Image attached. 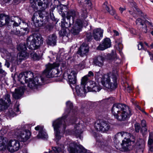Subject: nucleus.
I'll use <instances>...</instances> for the list:
<instances>
[{
	"label": "nucleus",
	"mask_w": 153,
	"mask_h": 153,
	"mask_svg": "<svg viewBox=\"0 0 153 153\" xmlns=\"http://www.w3.org/2000/svg\"><path fill=\"white\" fill-rule=\"evenodd\" d=\"M67 109L65 110L64 114L61 118H59L53 121L52 123V126L53 127L54 134L55 135V140L57 144V142L60 140L62 137L60 131H64L66 128L67 125H70L71 123L70 122H66L67 120L65 119L68 116V114L71 110L73 108V104L70 101L66 102Z\"/></svg>",
	"instance_id": "obj_1"
},
{
	"label": "nucleus",
	"mask_w": 153,
	"mask_h": 153,
	"mask_svg": "<svg viewBox=\"0 0 153 153\" xmlns=\"http://www.w3.org/2000/svg\"><path fill=\"white\" fill-rule=\"evenodd\" d=\"M18 50L20 51L17 56V60H16V57L13 54L10 53L8 51L4 48L0 50L1 54L3 58H4L6 61H8L13 63L19 64L22 60L26 59L28 56V54L26 52L27 48L25 43H21L17 46Z\"/></svg>",
	"instance_id": "obj_2"
},
{
	"label": "nucleus",
	"mask_w": 153,
	"mask_h": 153,
	"mask_svg": "<svg viewBox=\"0 0 153 153\" xmlns=\"http://www.w3.org/2000/svg\"><path fill=\"white\" fill-rule=\"evenodd\" d=\"M81 15L79 16V13L74 10H71L68 12L67 13L66 18L67 19H70L72 17V23H74V19L78 18L76 22L71 30L72 33L74 35L77 34L82 28V20L86 18L87 16V10L83 9L81 11Z\"/></svg>",
	"instance_id": "obj_3"
},
{
	"label": "nucleus",
	"mask_w": 153,
	"mask_h": 153,
	"mask_svg": "<svg viewBox=\"0 0 153 153\" xmlns=\"http://www.w3.org/2000/svg\"><path fill=\"white\" fill-rule=\"evenodd\" d=\"M111 111L115 117L120 121L126 120L131 114V110L129 107L122 104H114Z\"/></svg>",
	"instance_id": "obj_4"
},
{
	"label": "nucleus",
	"mask_w": 153,
	"mask_h": 153,
	"mask_svg": "<svg viewBox=\"0 0 153 153\" xmlns=\"http://www.w3.org/2000/svg\"><path fill=\"white\" fill-rule=\"evenodd\" d=\"M25 75L27 79V82H28V86L32 89L35 88L37 85H41L45 79L41 76H38L33 79V73L30 71L25 72Z\"/></svg>",
	"instance_id": "obj_5"
},
{
	"label": "nucleus",
	"mask_w": 153,
	"mask_h": 153,
	"mask_svg": "<svg viewBox=\"0 0 153 153\" xmlns=\"http://www.w3.org/2000/svg\"><path fill=\"white\" fill-rule=\"evenodd\" d=\"M42 37L40 35H31L27 40V46L31 49H35L39 48L43 43Z\"/></svg>",
	"instance_id": "obj_6"
},
{
	"label": "nucleus",
	"mask_w": 153,
	"mask_h": 153,
	"mask_svg": "<svg viewBox=\"0 0 153 153\" xmlns=\"http://www.w3.org/2000/svg\"><path fill=\"white\" fill-rule=\"evenodd\" d=\"M59 66V64L57 63L48 64L46 65V68L43 72V75L49 78L58 77L60 72L58 69Z\"/></svg>",
	"instance_id": "obj_7"
},
{
	"label": "nucleus",
	"mask_w": 153,
	"mask_h": 153,
	"mask_svg": "<svg viewBox=\"0 0 153 153\" xmlns=\"http://www.w3.org/2000/svg\"><path fill=\"white\" fill-rule=\"evenodd\" d=\"M101 82L104 86L108 89H114L117 87V78L114 75H112L111 76L109 74H105Z\"/></svg>",
	"instance_id": "obj_8"
},
{
	"label": "nucleus",
	"mask_w": 153,
	"mask_h": 153,
	"mask_svg": "<svg viewBox=\"0 0 153 153\" xmlns=\"http://www.w3.org/2000/svg\"><path fill=\"white\" fill-rule=\"evenodd\" d=\"M117 138L124 137L121 145L122 149L124 151H127L129 150L131 141L130 140V134L126 132H122L118 133L115 135Z\"/></svg>",
	"instance_id": "obj_9"
},
{
	"label": "nucleus",
	"mask_w": 153,
	"mask_h": 153,
	"mask_svg": "<svg viewBox=\"0 0 153 153\" xmlns=\"http://www.w3.org/2000/svg\"><path fill=\"white\" fill-rule=\"evenodd\" d=\"M76 75L75 71L68 69L64 73L63 77L69 82V84L74 85L76 82Z\"/></svg>",
	"instance_id": "obj_10"
},
{
	"label": "nucleus",
	"mask_w": 153,
	"mask_h": 153,
	"mask_svg": "<svg viewBox=\"0 0 153 153\" xmlns=\"http://www.w3.org/2000/svg\"><path fill=\"white\" fill-rule=\"evenodd\" d=\"M94 127L97 131L105 132L111 129V124L108 122L102 120L97 121L95 123Z\"/></svg>",
	"instance_id": "obj_11"
},
{
	"label": "nucleus",
	"mask_w": 153,
	"mask_h": 153,
	"mask_svg": "<svg viewBox=\"0 0 153 153\" xmlns=\"http://www.w3.org/2000/svg\"><path fill=\"white\" fill-rule=\"evenodd\" d=\"M11 104L10 95L8 94H6L0 99V111L6 109Z\"/></svg>",
	"instance_id": "obj_12"
},
{
	"label": "nucleus",
	"mask_w": 153,
	"mask_h": 153,
	"mask_svg": "<svg viewBox=\"0 0 153 153\" xmlns=\"http://www.w3.org/2000/svg\"><path fill=\"white\" fill-rule=\"evenodd\" d=\"M6 147L8 150L11 152L17 151L20 148L19 142L15 140H10L7 142Z\"/></svg>",
	"instance_id": "obj_13"
},
{
	"label": "nucleus",
	"mask_w": 153,
	"mask_h": 153,
	"mask_svg": "<svg viewBox=\"0 0 153 153\" xmlns=\"http://www.w3.org/2000/svg\"><path fill=\"white\" fill-rule=\"evenodd\" d=\"M18 139L22 142H25L30 137L31 134L30 131L28 130L20 131L18 130L15 133Z\"/></svg>",
	"instance_id": "obj_14"
},
{
	"label": "nucleus",
	"mask_w": 153,
	"mask_h": 153,
	"mask_svg": "<svg viewBox=\"0 0 153 153\" xmlns=\"http://www.w3.org/2000/svg\"><path fill=\"white\" fill-rule=\"evenodd\" d=\"M69 153H86L87 151L81 146H78L74 143H71L68 149Z\"/></svg>",
	"instance_id": "obj_15"
},
{
	"label": "nucleus",
	"mask_w": 153,
	"mask_h": 153,
	"mask_svg": "<svg viewBox=\"0 0 153 153\" xmlns=\"http://www.w3.org/2000/svg\"><path fill=\"white\" fill-rule=\"evenodd\" d=\"M89 48L88 44L83 43L81 45L77 51V53L82 57L86 56L89 52Z\"/></svg>",
	"instance_id": "obj_16"
},
{
	"label": "nucleus",
	"mask_w": 153,
	"mask_h": 153,
	"mask_svg": "<svg viewBox=\"0 0 153 153\" xmlns=\"http://www.w3.org/2000/svg\"><path fill=\"white\" fill-rule=\"evenodd\" d=\"M111 40L109 38H106L103 39L101 43L97 47V49L103 51L111 47Z\"/></svg>",
	"instance_id": "obj_17"
},
{
	"label": "nucleus",
	"mask_w": 153,
	"mask_h": 153,
	"mask_svg": "<svg viewBox=\"0 0 153 153\" xmlns=\"http://www.w3.org/2000/svg\"><path fill=\"white\" fill-rule=\"evenodd\" d=\"M87 89L89 91H99L101 88L97 84L93 81H90L88 84Z\"/></svg>",
	"instance_id": "obj_18"
},
{
	"label": "nucleus",
	"mask_w": 153,
	"mask_h": 153,
	"mask_svg": "<svg viewBox=\"0 0 153 153\" xmlns=\"http://www.w3.org/2000/svg\"><path fill=\"white\" fill-rule=\"evenodd\" d=\"M43 126L38 125L35 128V130L39 131L37 137L38 138H41L42 139H46L48 137V135L43 129Z\"/></svg>",
	"instance_id": "obj_19"
},
{
	"label": "nucleus",
	"mask_w": 153,
	"mask_h": 153,
	"mask_svg": "<svg viewBox=\"0 0 153 153\" xmlns=\"http://www.w3.org/2000/svg\"><path fill=\"white\" fill-rule=\"evenodd\" d=\"M103 30L100 28H96L94 30L92 36L96 40H99L102 37Z\"/></svg>",
	"instance_id": "obj_20"
},
{
	"label": "nucleus",
	"mask_w": 153,
	"mask_h": 153,
	"mask_svg": "<svg viewBox=\"0 0 153 153\" xmlns=\"http://www.w3.org/2000/svg\"><path fill=\"white\" fill-rule=\"evenodd\" d=\"M47 1V0H30V3L31 7L33 8H36L37 3L39 6H42L44 8Z\"/></svg>",
	"instance_id": "obj_21"
},
{
	"label": "nucleus",
	"mask_w": 153,
	"mask_h": 153,
	"mask_svg": "<svg viewBox=\"0 0 153 153\" xmlns=\"http://www.w3.org/2000/svg\"><path fill=\"white\" fill-rule=\"evenodd\" d=\"M76 93L78 96L84 97L85 96L86 91L84 86L76 85L75 87Z\"/></svg>",
	"instance_id": "obj_22"
},
{
	"label": "nucleus",
	"mask_w": 153,
	"mask_h": 153,
	"mask_svg": "<svg viewBox=\"0 0 153 153\" xmlns=\"http://www.w3.org/2000/svg\"><path fill=\"white\" fill-rule=\"evenodd\" d=\"M24 88L23 87H20L18 88L15 89V92H12V96L15 99L19 98L23 94Z\"/></svg>",
	"instance_id": "obj_23"
},
{
	"label": "nucleus",
	"mask_w": 153,
	"mask_h": 153,
	"mask_svg": "<svg viewBox=\"0 0 153 153\" xmlns=\"http://www.w3.org/2000/svg\"><path fill=\"white\" fill-rule=\"evenodd\" d=\"M105 58L102 56L95 57L94 59L93 63L96 66L102 67L103 65Z\"/></svg>",
	"instance_id": "obj_24"
},
{
	"label": "nucleus",
	"mask_w": 153,
	"mask_h": 153,
	"mask_svg": "<svg viewBox=\"0 0 153 153\" xmlns=\"http://www.w3.org/2000/svg\"><path fill=\"white\" fill-rule=\"evenodd\" d=\"M82 125L80 124H79L75 126L73 130V134L77 137H79L80 139H81L80 135L83 131L82 129Z\"/></svg>",
	"instance_id": "obj_25"
},
{
	"label": "nucleus",
	"mask_w": 153,
	"mask_h": 153,
	"mask_svg": "<svg viewBox=\"0 0 153 153\" xmlns=\"http://www.w3.org/2000/svg\"><path fill=\"white\" fill-rule=\"evenodd\" d=\"M10 18L8 15L3 14H0V27L8 25L10 21Z\"/></svg>",
	"instance_id": "obj_26"
},
{
	"label": "nucleus",
	"mask_w": 153,
	"mask_h": 153,
	"mask_svg": "<svg viewBox=\"0 0 153 153\" xmlns=\"http://www.w3.org/2000/svg\"><path fill=\"white\" fill-rule=\"evenodd\" d=\"M56 36L55 34L49 35L46 40L47 44L50 46H55L56 44Z\"/></svg>",
	"instance_id": "obj_27"
},
{
	"label": "nucleus",
	"mask_w": 153,
	"mask_h": 153,
	"mask_svg": "<svg viewBox=\"0 0 153 153\" xmlns=\"http://www.w3.org/2000/svg\"><path fill=\"white\" fill-rule=\"evenodd\" d=\"M21 19L18 17L14 16L13 18H11V22H13V26L15 27H18L20 24Z\"/></svg>",
	"instance_id": "obj_28"
},
{
	"label": "nucleus",
	"mask_w": 153,
	"mask_h": 153,
	"mask_svg": "<svg viewBox=\"0 0 153 153\" xmlns=\"http://www.w3.org/2000/svg\"><path fill=\"white\" fill-rule=\"evenodd\" d=\"M19 80L22 84L27 82V79L26 78L25 72L20 73L18 76Z\"/></svg>",
	"instance_id": "obj_29"
},
{
	"label": "nucleus",
	"mask_w": 153,
	"mask_h": 153,
	"mask_svg": "<svg viewBox=\"0 0 153 153\" xmlns=\"http://www.w3.org/2000/svg\"><path fill=\"white\" fill-rule=\"evenodd\" d=\"M30 56L34 60H39L42 57L43 53L39 54H38L36 53L33 52L30 54Z\"/></svg>",
	"instance_id": "obj_30"
},
{
	"label": "nucleus",
	"mask_w": 153,
	"mask_h": 153,
	"mask_svg": "<svg viewBox=\"0 0 153 153\" xmlns=\"http://www.w3.org/2000/svg\"><path fill=\"white\" fill-rule=\"evenodd\" d=\"M23 29L24 30H25V31L27 30V28L21 29V31L19 30H17L16 29L15 30H13L11 31V33L14 35H17L18 36H21L22 35H24L25 33L21 32L22 31V30Z\"/></svg>",
	"instance_id": "obj_31"
},
{
	"label": "nucleus",
	"mask_w": 153,
	"mask_h": 153,
	"mask_svg": "<svg viewBox=\"0 0 153 153\" xmlns=\"http://www.w3.org/2000/svg\"><path fill=\"white\" fill-rule=\"evenodd\" d=\"M99 147H100L102 150L107 151V149L108 148V145L106 143H104L103 142L97 141L96 143Z\"/></svg>",
	"instance_id": "obj_32"
},
{
	"label": "nucleus",
	"mask_w": 153,
	"mask_h": 153,
	"mask_svg": "<svg viewBox=\"0 0 153 153\" xmlns=\"http://www.w3.org/2000/svg\"><path fill=\"white\" fill-rule=\"evenodd\" d=\"M36 16H38V15L37 13H34L33 15L32 19V21H33V23L35 24V26L36 27H40L41 25L39 24H38L39 21V20L37 19Z\"/></svg>",
	"instance_id": "obj_33"
},
{
	"label": "nucleus",
	"mask_w": 153,
	"mask_h": 153,
	"mask_svg": "<svg viewBox=\"0 0 153 153\" xmlns=\"http://www.w3.org/2000/svg\"><path fill=\"white\" fill-rule=\"evenodd\" d=\"M52 151L49 152V153H52L53 152L55 153H62L63 152V150L60 148L56 147H53L52 148Z\"/></svg>",
	"instance_id": "obj_34"
},
{
	"label": "nucleus",
	"mask_w": 153,
	"mask_h": 153,
	"mask_svg": "<svg viewBox=\"0 0 153 153\" xmlns=\"http://www.w3.org/2000/svg\"><path fill=\"white\" fill-rule=\"evenodd\" d=\"M106 3H105L104 5V7L105 8L106 10L112 15H115V11L114 10L111 9V10H109V8L106 5Z\"/></svg>",
	"instance_id": "obj_35"
},
{
	"label": "nucleus",
	"mask_w": 153,
	"mask_h": 153,
	"mask_svg": "<svg viewBox=\"0 0 153 153\" xmlns=\"http://www.w3.org/2000/svg\"><path fill=\"white\" fill-rule=\"evenodd\" d=\"M6 142V140L4 137H0V147L3 146L2 148L4 147V145Z\"/></svg>",
	"instance_id": "obj_36"
},
{
	"label": "nucleus",
	"mask_w": 153,
	"mask_h": 153,
	"mask_svg": "<svg viewBox=\"0 0 153 153\" xmlns=\"http://www.w3.org/2000/svg\"><path fill=\"white\" fill-rule=\"evenodd\" d=\"M88 79L87 77V76H84L82 79L81 82V85H80L84 86V87H85V85Z\"/></svg>",
	"instance_id": "obj_37"
},
{
	"label": "nucleus",
	"mask_w": 153,
	"mask_h": 153,
	"mask_svg": "<svg viewBox=\"0 0 153 153\" xmlns=\"http://www.w3.org/2000/svg\"><path fill=\"white\" fill-rule=\"evenodd\" d=\"M64 19H65V18H64ZM65 19H64L63 21H64ZM62 23V27H64L65 28H67L68 27H70L72 24H73L74 23H72H72H71V22H69V25H68V23L66 22H63V21H62L61 22Z\"/></svg>",
	"instance_id": "obj_38"
},
{
	"label": "nucleus",
	"mask_w": 153,
	"mask_h": 153,
	"mask_svg": "<svg viewBox=\"0 0 153 153\" xmlns=\"http://www.w3.org/2000/svg\"><path fill=\"white\" fill-rule=\"evenodd\" d=\"M85 39L87 41H89L92 40V36L91 33L88 32L86 33Z\"/></svg>",
	"instance_id": "obj_39"
},
{
	"label": "nucleus",
	"mask_w": 153,
	"mask_h": 153,
	"mask_svg": "<svg viewBox=\"0 0 153 153\" xmlns=\"http://www.w3.org/2000/svg\"><path fill=\"white\" fill-rule=\"evenodd\" d=\"M140 27V30L143 33H146L147 31V28L146 25L144 24L142 25Z\"/></svg>",
	"instance_id": "obj_40"
},
{
	"label": "nucleus",
	"mask_w": 153,
	"mask_h": 153,
	"mask_svg": "<svg viewBox=\"0 0 153 153\" xmlns=\"http://www.w3.org/2000/svg\"><path fill=\"white\" fill-rule=\"evenodd\" d=\"M136 24L138 25H142L144 24V21L140 18H138L136 20Z\"/></svg>",
	"instance_id": "obj_41"
},
{
	"label": "nucleus",
	"mask_w": 153,
	"mask_h": 153,
	"mask_svg": "<svg viewBox=\"0 0 153 153\" xmlns=\"http://www.w3.org/2000/svg\"><path fill=\"white\" fill-rule=\"evenodd\" d=\"M60 35L62 36H63L66 35V31L64 28L62 29L59 32Z\"/></svg>",
	"instance_id": "obj_42"
},
{
	"label": "nucleus",
	"mask_w": 153,
	"mask_h": 153,
	"mask_svg": "<svg viewBox=\"0 0 153 153\" xmlns=\"http://www.w3.org/2000/svg\"><path fill=\"white\" fill-rule=\"evenodd\" d=\"M135 130L137 132H139L140 128V126L139 123H136L135 124Z\"/></svg>",
	"instance_id": "obj_43"
},
{
	"label": "nucleus",
	"mask_w": 153,
	"mask_h": 153,
	"mask_svg": "<svg viewBox=\"0 0 153 153\" xmlns=\"http://www.w3.org/2000/svg\"><path fill=\"white\" fill-rule=\"evenodd\" d=\"M85 62H82V63H80L79 65V68L80 69H82L85 67Z\"/></svg>",
	"instance_id": "obj_44"
},
{
	"label": "nucleus",
	"mask_w": 153,
	"mask_h": 153,
	"mask_svg": "<svg viewBox=\"0 0 153 153\" xmlns=\"http://www.w3.org/2000/svg\"><path fill=\"white\" fill-rule=\"evenodd\" d=\"M146 127H142V128L141 130V131L143 134H145L147 131V129Z\"/></svg>",
	"instance_id": "obj_45"
},
{
	"label": "nucleus",
	"mask_w": 153,
	"mask_h": 153,
	"mask_svg": "<svg viewBox=\"0 0 153 153\" xmlns=\"http://www.w3.org/2000/svg\"><path fill=\"white\" fill-rule=\"evenodd\" d=\"M114 62L117 65H118L119 64H120L121 62V60L120 59L118 58H116L115 59Z\"/></svg>",
	"instance_id": "obj_46"
},
{
	"label": "nucleus",
	"mask_w": 153,
	"mask_h": 153,
	"mask_svg": "<svg viewBox=\"0 0 153 153\" xmlns=\"http://www.w3.org/2000/svg\"><path fill=\"white\" fill-rule=\"evenodd\" d=\"M138 49L139 50H140L143 49V46L142 43L140 42L139 43L138 45Z\"/></svg>",
	"instance_id": "obj_47"
},
{
	"label": "nucleus",
	"mask_w": 153,
	"mask_h": 153,
	"mask_svg": "<svg viewBox=\"0 0 153 153\" xmlns=\"http://www.w3.org/2000/svg\"><path fill=\"white\" fill-rule=\"evenodd\" d=\"M141 125L142 127H146V122L145 120H143L141 121Z\"/></svg>",
	"instance_id": "obj_48"
},
{
	"label": "nucleus",
	"mask_w": 153,
	"mask_h": 153,
	"mask_svg": "<svg viewBox=\"0 0 153 153\" xmlns=\"http://www.w3.org/2000/svg\"><path fill=\"white\" fill-rule=\"evenodd\" d=\"M9 113L10 115V117H14L15 115V112L13 111L12 110H11V111H9Z\"/></svg>",
	"instance_id": "obj_49"
},
{
	"label": "nucleus",
	"mask_w": 153,
	"mask_h": 153,
	"mask_svg": "<svg viewBox=\"0 0 153 153\" xmlns=\"http://www.w3.org/2000/svg\"><path fill=\"white\" fill-rule=\"evenodd\" d=\"M127 87L126 88L127 89V91L128 92H130V91H131L132 89V88L130 87L128 84H127Z\"/></svg>",
	"instance_id": "obj_50"
},
{
	"label": "nucleus",
	"mask_w": 153,
	"mask_h": 153,
	"mask_svg": "<svg viewBox=\"0 0 153 153\" xmlns=\"http://www.w3.org/2000/svg\"><path fill=\"white\" fill-rule=\"evenodd\" d=\"M86 76H87V77L88 76L90 77L91 76H93L94 74L91 71H90L89 72L88 74Z\"/></svg>",
	"instance_id": "obj_51"
},
{
	"label": "nucleus",
	"mask_w": 153,
	"mask_h": 153,
	"mask_svg": "<svg viewBox=\"0 0 153 153\" xmlns=\"http://www.w3.org/2000/svg\"><path fill=\"white\" fill-rule=\"evenodd\" d=\"M149 55L150 56V59L153 60V54L149 51H148Z\"/></svg>",
	"instance_id": "obj_52"
},
{
	"label": "nucleus",
	"mask_w": 153,
	"mask_h": 153,
	"mask_svg": "<svg viewBox=\"0 0 153 153\" xmlns=\"http://www.w3.org/2000/svg\"><path fill=\"white\" fill-rule=\"evenodd\" d=\"M15 110H16V111L17 114H19L20 113V111H19V108L18 106L15 108Z\"/></svg>",
	"instance_id": "obj_53"
},
{
	"label": "nucleus",
	"mask_w": 153,
	"mask_h": 153,
	"mask_svg": "<svg viewBox=\"0 0 153 153\" xmlns=\"http://www.w3.org/2000/svg\"><path fill=\"white\" fill-rule=\"evenodd\" d=\"M86 2V4H88L89 6H91V3L90 0H87Z\"/></svg>",
	"instance_id": "obj_54"
},
{
	"label": "nucleus",
	"mask_w": 153,
	"mask_h": 153,
	"mask_svg": "<svg viewBox=\"0 0 153 153\" xmlns=\"http://www.w3.org/2000/svg\"><path fill=\"white\" fill-rule=\"evenodd\" d=\"M153 142V140L152 139H149L148 141V144L149 145H151Z\"/></svg>",
	"instance_id": "obj_55"
},
{
	"label": "nucleus",
	"mask_w": 153,
	"mask_h": 153,
	"mask_svg": "<svg viewBox=\"0 0 153 153\" xmlns=\"http://www.w3.org/2000/svg\"><path fill=\"white\" fill-rule=\"evenodd\" d=\"M114 33V35L116 36H118L119 35V33L117 31L114 30H113Z\"/></svg>",
	"instance_id": "obj_56"
},
{
	"label": "nucleus",
	"mask_w": 153,
	"mask_h": 153,
	"mask_svg": "<svg viewBox=\"0 0 153 153\" xmlns=\"http://www.w3.org/2000/svg\"><path fill=\"white\" fill-rule=\"evenodd\" d=\"M137 108L139 110H140V111H141L142 112H143L145 113L146 114V113L143 110H141V108H140V107L139 106L137 105Z\"/></svg>",
	"instance_id": "obj_57"
},
{
	"label": "nucleus",
	"mask_w": 153,
	"mask_h": 153,
	"mask_svg": "<svg viewBox=\"0 0 153 153\" xmlns=\"http://www.w3.org/2000/svg\"><path fill=\"white\" fill-rule=\"evenodd\" d=\"M119 10H120L121 12L122 13L125 10V9L123 8L120 7L119 8Z\"/></svg>",
	"instance_id": "obj_58"
},
{
	"label": "nucleus",
	"mask_w": 153,
	"mask_h": 153,
	"mask_svg": "<svg viewBox=\"0 0 153 153\" xmlns=\"http://www.w3.org/2000/svg\"><path fill=\"white\" fill-rule=\"evenodd\" d=\"M4 72V71L2 69L0 68V73L2 74Z\"/></svg>",
	"instance_id": "obj_59"
},
{
	"label": "nucleus",
	"mask_w": 153,
	"mask_h": 153,
	"mask_svg": "<svg viewBox=\"0 0 153 153\" xmlns=\"http://www.w3.org/2000/svg\"><path fill=\"white\" fill-rule=\"evenodd\" d=\"M22 152V153H27V150L25 149L23 150Z\"/></svg>",
	"instance_id": "obj_60"
},
{
	"label": "nucleus",
	"mask_w": 153,
	"mask_h": 153,
	"mask_svg": "<svg viewBox=\"0 0 153 153\" xmlns=\"http://www.w3.org/2000/svg\"><path fill=\"white\" fill-rule=\"evenodd\" d=\"M150 46L152 48H153V43H152L150 45Z\"/></svg>",
	"instance_id": "obj_61"
},
{
	"label": "nucleus",
	"mask_w": 153,
	"mask_h": 153,
	"mask_svg": "<svg viewBox=\"0 0 153 153\" xmlns=\"http://www.w3.org/2000/svg\"><path fill=\"white\" fill-rule=\"evenodd\" d=\"M39 16L41 17H42L43 18V16H41V13L40 14L39 13Z\"/></svg>",
	"instance_id": "obj_62"
},
{
	"label": "nucleus",
	"mask_w": 153,
	"mask_h": 153,
	"mask_svg": "<svg viewBox=\"0 0 153 153\" xmlns=\"http://www.w3.org/2000/svg\"><path fill=\"white\" fill-rule=\"evenodd\" d=\"M9 64L8 63H7V68H9Z\"/></svg>",
	"instance_id": "obj_63"
},
{
	"label": "nucleus",
	"mask_w": 153,
	"mask_h": 153,
	"mask_svg": "<svg viewBox=\"0 0 153 153\" xmlns=\"http://www.w3.org/2000/svg\"><path fill=\"white\" fill-rule=\"evenodd\" d=\"M151 34H152V35L153 36V30L151 32Z\"/></svg>",
	"instance_id": "obj_64"
}]
</instances>
